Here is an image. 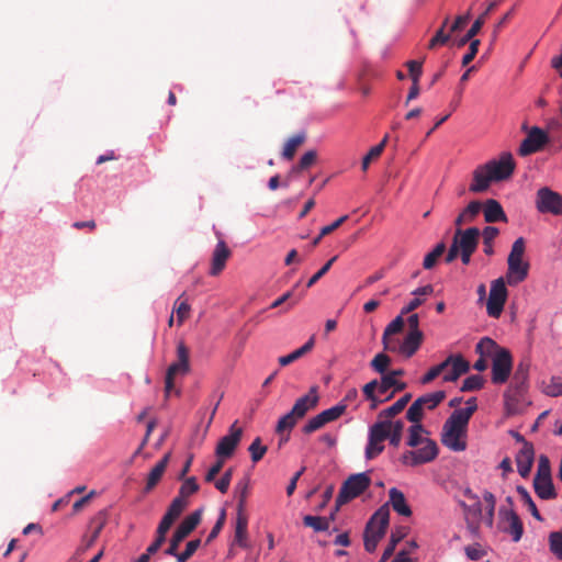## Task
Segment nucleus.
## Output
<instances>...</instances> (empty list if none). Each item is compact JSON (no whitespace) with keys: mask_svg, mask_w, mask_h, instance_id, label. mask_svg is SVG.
<instances>
[{"mask_svg":"<svg viewBox=\"0 0 562 562\" xmlns=\"http://www.w3.org/2000/svg\"><path fill=\"white\" fill-rule=\"evenodd\" d=\"M386 425L373 424L369 429L368 445L366 447V458L372 460L384 450V440L387 439Z\"/></svg>","mask_w":562,"mask_h":562,"instance_id":"nucleus-15","label":"nucleus"},{"mask_svg":"<svg viewBox=\"0 0 562 562\" xmlns=\"http://www.w3.org/2000/svg\"><path fill=\"white\" fill-rule=\"evenodd\" d=\"M297 420L299 418L291 412L286 413L278 420L276 432L281 435L285 431H291L296 425Z\"/></svg>","mask_w":562,"mask_h":562,"instance_id":"nucleus-45","label":"nucleus"},{"mask_svg":"<svg viewBox=\"0 0 562 562\" xmlns=\"http://www.w3.org/2000/svg\"><path fill=\"white\" fill-rule=\"evenodd\" d=\"M445 250H446L445 243L441 241V243L437 244L436 247L425 256L424 261H423L424 269H426V270L432 269L436 266L438 259L443 255Z\"/></svg>","mask_w":562,"mask_h":562,"instance_id":"nucleus-40","label":"nucleus"},{"mask_svg":"<svg viewBox=\"0 0 562 562\" xmlns=\"http://www.w3.org/2000/svg\"><path fill=\"white\" fill-rule=\"evenodd\" d=\"M337 260V256L329 259L312 278L307 281L306 288H312L321 278H323L330 269L333 263Z\"/></svg>","mask_w":562,"mask_h":562,"instance_id":"nucleus-62","label":"nucleus"},{"mask_svg":"<svg viewBox=\"0 0 562 562\" xmlns=\"http://www.w3.org/2000/svg\"><path fill=\"white\" fill-rule=\"evenodd\" d=\"M420 400L416 398L406 413V418L415 425L420 424V420L424 416V408L420 405Z\"/></svg>","mask_w":562,"mask_h":562,"instance_id":"nucleus-51","label":"nucleus"},{"mask_svg":"<svg viewBox=\"0 0 562 562\" xmlns=\"http://www.w3.org/2000/svg\"><path fill=\"white\" fill-rule=\"evenodd\" d=\"M187 499L177 496L173 498L166 513L170 514L171 516L178 519L182 512L184 510V508L187 507Z\"/></svg>","mask_w":562,"mask_h":562,"instance_id":"nucleus-60","label":"nucleus"},{"mask_svg":"<svg viewBox=\"0 0 562 562\" xmlns=\"http://www.w3.org/2000/svg\"><path fill=\"white\" fill-rule=\"evenodd\" d=\"M169 459H170V453H166L155 464V467L150 470V472L147 476V482H146V486H145L146 492L151 491L158 484V482L161 480V477L166 471V468L169 463Z\"/></svg>","mask_w":562,"mask_h":562,"instance_id":"nucleus-27","label":"nucleus"},{"mask_svg":"<svg viewBox=\"0 0 562 562\" xmlns=\"http://www.w3.org/2000/svg\"><path fill=\"white\" fill-rule=\"evenodd\" d=\"M303 524L315 531H327L329 529V519L326 517L306 515L303 518Z\"/></svg>","mask_w":562,"mask_h":562,"instance_id":"nucleus-41","label":"nucleus"},{"mask_svg":"<svg viewBox=\"0 0 562 562\" xmlns=\"http://www.w3.org/2000/svg\"><path fill=\"white\" fill-rule=\"evenodd\" d=\"M507 289L503 278H498L491 283L490 295L486 302L488 316L498 318L504 310L507 300Z\"/></svg>","mask_w":562,"mask_h":562,"instance_id":"nucleus-10","label":"nucleus"},{"mask_svg":"<svg viewBox=\"0 0 562 562\" xmlns=\"http://www.w3.org/2000/svg\"><path fill=\"white\" fill-rule=\"evenodd\" d=\"M202 510L196 509L188 515L173 532L169 547L165 550L166 554H176L180 543L198 527L201 521Z\"/></svg>","mask_w":562,"mask_h":562,"instance_id":"nucleus-7","label":"nucleus"},{"mask_svg":"<svg viewBox=\"0 0 562 562\" xmlns=\"http://www.w3.org/2000/svg\"><path fill=\"white\" fill-rule=\"evenodd\" d=\"M306 140V133L300 132L291 136L284 144L282 157L286 160L293 159L297 148Z\"/></svg>","mask_w":562,"mask_h":562,"instance_id":"nucleus-32","label":"nucleus"},{"mask_svg":"<svg viewBox=\"0 0 562 562\" xmlns=\"http://www.w3.org/2000/svg\"><path fill=\"white\" fill-rule=\"evenodd\" d=\"M549 546L551 552L562 560V531L551 532L549 536Z\"/></svg>","mask_w":562,"mask_h":562,"instance_id":"nucleus-57","label":"nucleus"},{"mask_svg":"<svg viewBox=\"0 0 562 562\" xmlns=\"http://www.w3.org/2000/svg\"><path fill=\"white\" fill-rule=\"evenodd\" d=\"M525 250V239L522 237L517 238L512 245L507 258L506 280L509 285H516L528 277L530 266L528 261L524 260Z\"/></svg>","mask_w":562,"mask_h":562,"instance_id":"nucleus-2","label":"nucleus"},{"mask_svg":"<svg viewBox=\"0 0 562 562\" xmlns=\"http://www.w3.org/2000/svg\"><path fill=\"white\" fill-rule=\"evenodd\" d=\"M482 204L479 201H472L469 205L460 213L467 223H471L481 212Z\"/></svg>","mask_w":562,"mask_h":562,"instance_id":"nucleus-58","label":"nucleus"},{"mask_svg":"<svg viewBox=\"0 0 562 562\" xmlns=\"http://www.w3.org/2000/svg\"><path fill=\"white\" fill-rule=\"evenodd\" d=\"M314 337H311L302 347H300L299 349L292 351L291 353L286 355V356H282L278 359L279 361V364L281 367H285V366H289L291 363H293L294 361L299 360L300 358H302L304 355H306L307 352H310L313 347H314Z\"/></svg>","mask_w":562,"mask_h":562,"instance_id":"nucleus-34","label":"nucleus"},{"mask_svg":"<svg viewBox=\"0 0 562 562\" xmlns=\"http://www.w3.org/2000/svg\"><path fill=\"white\" fill-rule=\"evenodd\" d=\"M248 450L250 452L251 461L257 463L263 458L265 453L267 452V447L261 443L260 437H257L251 442Z\"/></svg>","mask_w":562,"mask_h":562,"instance_id":"nucleus-53","label":"nucleus"},{"mask_svg":"<svg viewBox=\"0 0 562 562\" xmlns=\"http://www.w3.org/2000/svg\"><path fill=\"white\" fill-rule=\"evenodd\" d=\"M533 488L541 499H552L557 496L552 479L533 480Z\"/></svg>","mask_w":562,"mask_h":562,"instance_id":"nucleus-35","label":"nucleus"},{"mask_svg":"<svg viewBox=\"0 0 562 562\" xmlns=\"http://www.w3.org/2000/svg\"><path fill=\"white\" fill-rule=\"evenodd\" d=\"M498 528L501 531L512 536L514 542H518L524 533V525L513 508L501 506L498 510Z\"/></svg>","mask_w":562,"mask_h":562,"instance_id":"nucleus-8","label":"nucleus"},{"mask_svg":"<svg viewBox=\"0 0 562 562\" xmlns=\"http://www.w3.org/2000/svg\"><path fill=\"white\" fill-rule=\"evenodd\" d=\"M406 66L413 82H419V78L423 74V61L409 60L406 63Z\"/></svg>","mask_w":562,"mask_h":562,"instance_id":"nucleus-64","label":"nucleus"},{"mask_svg":"<svg viewBox=\"0 0 562 562\" xmlns=\"http://www.w3.org/2000/svg\"><path fill=\"white\" fill-rule=\"evenodd\" d=\"M551 479V468L549 458L544 454L539 457L538 469L533 480Z\"/></svg>","mask_w":562,"mask_h":562,"instance_id":"nucleus-54","label":"nucleus"},{"mask_svg":"<svg viewBox=\"0 0 562 562\" xmlns=\"http://www.w3.org/2000/svg\"><path fill=\"white\" fill-rule=\"evenodd\" d=\"M317 160V153L316 150L312 149L306 151L300 159L297 166L293 168V171L299 172L302 170H305L310 168L312 165H314Z\"/></svg>","mask_w":562,"mask_h":562,"instance_id":"nucleus-55","label":"nucleus"},{"mask_svg":"<svg viewBox=\"0 0 562 562\" xmlns=\"http://www.w3.org/2000/svg\"><path fill=\"white\" fill-rule=\"evenodd\" d=\"M480 234L481 232L477 227H469L464 231L457 228L452 241L460 251L475 252Z\"/></svg>","mask_w":562,"mask_h":562,"instance_id":"nucleus-17","label":"nucleus"},{"mask_svg":"<svg viewBox=\"0 0 562 562\" xmlns=\"http://www.w3.org/2000/svg\"><path fill=\"white\" fill-rule=\"evenodd\" d=\"M409 436H408V440H407V445L409 447H417L418 445H422L423 441L426 439V438H423L422 437V434L425 432V429H424V426L422 424H413L409 429Z\"/></svg>","mask_w":562,"mask_h":562,"instance_id":"nucleus-50","label":"nucleus"},{"mask_svg":"<svg viewBox=\"0 0 562 562\" xmlns=\"http://www.w3.org/2000/svg\"><path fill=\"white\" fill-rule=\"evenodd\" d=\"M495 181L485 165L479 166L473 171V179L469 187L470 192L481 193L490 188V184Z\"/></svg>","mask_w":562,"mask_h":562,"instance_id":"nucleus-23","label":"nucleus"},{"mask_svg":"<svg viewBox=\"0 0 562 562\" xmlns=\"http://www.w3.org/2000/svg\"><path fill=\"white\" fill-rule=\"evenodd\" d=\"M405 387V382H401L396 379H392L391 376L384 374L379 385V394L384 395L389 392L390 389H393L392 393L394 395L396 392L403 391Z\"/></svg>","mask_w":562,"mask_h":562,"instance_id":"nucleus-37","label":"nucleus"},{"mask_svg":"<svg viewBox=\"0 0 562 562\" xmlns=\"http://www.w3.org/2000/svg\"><path fill=\"white\" fill-rule=\"evenodd\" d=\"M109 510L102 509L98 512L90 520L88 526L89 535L82 537L81 550L86 551L90 549L99 538L104 526L108 524Z\"/></svg>","mask_w":562,"mask_h":562,"instance_id":"nucleus-16","label":"nucleus"},{"mask_svg":"<svg viewBox=\"0 0 562 562\" xmlns=\"http://www.w3.org/2000/svg\"><path fill=\"white\" fill-rule=\"evenodd\" d=\"M389 520L390 512L385 505L381 506L372 515V517L367 524L363 535L366 551L372 553L376 549L379 541L384 537L386 532Z\"/></svg>","mask_w":562,"mask_h":562,"instance_id":"nucleus-3","label":"nucleus"},{"mask_svg":"<svg viewBox=\"0 0 562 562\" xmlns=\"http://www.w3.org/2000/svg\"><path fill=\"white\" fill-rule=\"evenodd\" d=\"M498 234H499L498 228L494 227V226H486L482 231L483 245H484L483 251L485 255L492 256L494 254L493 241L498 236Z\"/></svg>","mask_w":562,"mask_h":562,"instance_id":"nucleus-39","label":"nucleus"},{"mask_svg":"<svg viewBox=\"0 0 562 562\" xmlns=\"http://www.w3.org/2000/svg\"><path fill=\"white\" fill-rule=\"evenodd\" d=\"M247 515L245 513H237L234 540L241 548H247Z\"/></svg>","mask_w":562,"mask_h":562,"instance_id":"nucleus-33","label":"nucleus"},{"mask_svg":"<svg viewBox=\"0 0 562 562\" xmlns=\"http://www.w3.org/2000/svg\"><path fill=\"white\" fill-rule=\"evenodd\" d=\"M199 491V484L194 476L188 477L183 481L180 486L178 496L187 499L190 495L196 493Z\"/></svg>","mask_w":562,"mask_h":562,"instance_id":"nucleus-52","label":"nucleus"},{"mask_svg":"<svg viewBox=\"0 0 562 562\" xmlns=\"http://www.w3.org/2000/svg\"><path fill=\"white\" fill-rule=\"evenodd\" d=\"M529 367L530 364L527 361H520L517 364V368L513 376V384L518 394H520L526 389L529 374Z\"/></svg>","mask_w":562,"mask_h":562,"instance_id":"nucleus-31","label":"nucleus"},{"mask_svg":"<svg viewBox=\"0 0 562 562\" xmlns=\"http://www.w3.org/2000/svg\"><path fill=\"white\" fill-rule=\"evenodd\" d=\"M238 491V504H237V513H245L246 499L248 495V482H239L237 484Z\"/></svg>","mask_w":562,"mask_h":562,"instance_id":"nucleus-61","label":"nucleus"},{"mask_svg":"<svg viewBox=\"0 0 562 562\" xmlns=\"http://www.w3.org/2000/svg\"><path fill=\"white\" fill-rule=\"evenodd\" d=\"M513 357L509 350L499 349L492 359V382L494 384L505 383L512 372Z\"/></svg>","mask_w":562,"mask_h":562,"instance_id":"nucleus-11","label":"nucleus"},{"mask_svg":"<svg viewBox=\"0 0 562 562\" xmlns=\"http://www.w3.org/2000/svg\"><path fill=\"white\" fill-rule=\"evenodd\" d=\"M346 409H347V404L338 403L337 405H335L328 409H325V411L321 412L319 414L322 415L325 424H327V423L338 419L346 412Z\"/></svg>","mask_w":562,"mask_h":562,"instance_id":"nucleus-47","label":"nucleus"},{"mask_svg":"<svg viewBox=\"0 0 562 562\" xmlns=\"http://www.w3.org/2000/svg\"><path fill=\"white\" fill-rule=\"evenodd\" d=\"M403 316L404 315H402L401 313L385 327L382 336V342L384 345L385 350L393 352L396 350V341L391 339L390 336L402 331L405 324Z\"/></svg>","mask_w":562,"mask_h":562,"instance_id":"nucleus-25","label":"nucleus"},{"mask_svg":"<svg viewBox=\"0 0 562 562\" xmlns=\"http://www.w3.org/2000/svg\"><path fill=\"white\" fill-rule=\"evenodd\" d=\"M423 447L417 450H409L403 453L401 460L406 465L416 467L423 463H428L435 460L438 456L437 443L426 438L423 441Z\"/></svg>","mask_w":562,"mask_h":562,"instance_id":"nucleus-9","label":"nucleus"},{"mask_svg":"<svg viewBox=\"0 0 562 562\" xmlns=\"http://www.w3.org/2000/svg\"><path fill=\"white\" fill-rule=\"evenodd\" d=\"M326 424L322 417L321 414H317L316 416L312 417L303 427L304 434H312L322 427H324Z\"/></svg>","mask_w":562,"mask_h":562,"instance_id":"nucleus-63","label":"nucleus"},{"mask_svg":"<svg viewBox=\"0 0 562 562\" xmlns=\"http://www.w3.org/2000/svg\"><path fill=\"white\" fill-rule=\"evenodd\" d=\"M499 349H504L499 347L493 339L490 337H483L475 346V352L481 357H494Z\"/></svg>","mask_w":562,"mask_h":562,"instance_id":"nucleus-36","label":"nucleus"},{"mask_svg":"<svg viewBox=\"0 0 562 562\" xmlns=\"http://www.w3.org/2000/svg\"><path fill=\"white\" fill-rule=\"evenodd\" d=\"M389 136L385 135L383 139L375 146H373L368 154L362 159V170L366 171L368 167L370 166L371 161L375 158H378L382 151L384 150L386 143H387Z\"/></svg>","mask_w":562,"mask_h":562,"instance_id":"nucleus-42","label":"nucleus"},{"mask_svg":"<svg viewBox=\"0 0 562 562\" xmlns=\"http://www.w3.org/2000/svg\"><path fill=\"white\" fill-rule=\"evenodd\" d=\"M535 204L541 214L562 215V194L549 187H542L537 191Z\"/></svg>","mask_w":562,"mask_h":562,"instance_id":"nucleus-6","label":"nucleus"},{"mask_svg":"<svg viewBox=\"0 0 562 562\" xmlns=\"http://www.w3.org/2000/svg\"><path fill=\"white\" fill-rule=\"evenodd\" d=\"M516 491L517 493L519 494L521 501L527 505L530 514L532 515V517H535L537 520L539 521H542L543 518L542 516L540 515L535 502L532 501L529 492L527 491V488H525L524 486L521 485H518L516 487Z\"/></svg>","mask_w":562,"mask_h":562,"instance_id":"nucleus-43","label":"nucleus"},{"mask_svg":"<svg viewBox=\"0 0 562 562\" xmlns=\"http://www.w3.org/2000/svg\"><path fill=\"white\" fill-rule=\"evenodd\" d=\"M179 300L180 299H178L175 303V311L177 314V323L179 326H181L183 322L189 317L191 307L186 301L179 302Z\"/></svg>","mask_w":562,"mask_h":562,"instance_id":"nucleus-59","label":"nucleus"},{"mask_svg":"<svg viewBox=\"0 0 562 562\" xmlns=\"http://www.w3.org/2000/svg\"><path fill=\"white\" fill-rule=\"evenodd\" d=\"M518 473L524 477H528L535 461V448L532 443H525V447L517 452L515 458Z\"/></svg>","mask_w":562,"mask_h":562,"instance_id":"nucleus-21","label":"nucleus"},{"mask_svg":"<svg viewBox=\"0 0 562 562\" xmlns=\"http://www.w3.org/2000/svg\"><path fill=\"white\" fill-rule=\"evenodd\" d=\"M484 165L496 182L508 179L516 167L513 155L507 151L503 153L498 159L490 160Z\"/></svg>","mask_w":562,"mask_h":562,"instance_id":"nucleus-14","label":"nucleus"},{"mask_svg":"<svg viewBox=\"0 0 562 562\" xmlns=\"http://www.w3.org/2000/svg\"><path fill=\"white\" fill-rule=\"evenodd\" d=\"M391 363V359L387 355L381 352V353H378L371 361V368L379 372V373H384L387 369V367L390 366Z\"/></svg>","mask_w":562,"mask_h":562,"instance_id":"nucleus-56","label":"nucleus"},{"mask_svg":"<svg viewBox=\"0 0 562 562\" xmlns=\"http://www.w3.org/2000/svg\"><path fill=\"white\" fill-rule=\"evenodd\" d=\"M484 385V379L483 376L479 374H473L468 376L460 389L461 392H472V391H479Z\"/></svg>","mask_w":562,"mask_h":562,"instance_id":"nucleus-49","label":"nucleus"},{"mask_svg":"<svg viewBox=\"0 0 562 562\" xmlns=\"http://www.w3.org/2000/svg\"><path fill=\"white\" fill-rule=\"evenodd\" d=\"M317 386H312L307 394L297 398L290 411L299 419L303 418L310 409L316 407L318 403Z\"/></svg>","mask_w":562,"mask_h":562,"instance_id":"nucleus-20","label":"nucleus"},{"mask_svg":"<svg viewBox=\"0 0 562 562\" xmlns=\"http://www.w3.org/2000/svg\"><path fill=\"white\" fill-rule=\"evenodd\" d=\"M177 360L172 362L166 372L165 376V397L168 398L170 393L175 389V378L177 375H186L190 372V350L184 344V341L180 340L177 344Z\"/></svg>","mask_w":562,"mask_h":562,"instance_id":"nucleus-5","label":"nucleus"},{"mask_svg":"<svg viewBox=\"0 0 562 562\" xmlns=\"http://www.w3.org/2000/svg\"><path fill=\"white\" fill-rule=\"evenodd\" d=\"M406 532L404 529H398L396 531H393L390 537V542L384 549L383 555L381 558L380 562H384L387 560L391 555H393L394 550L397 546V543L405 537Z\"/></svg>","mask_w":562,"mask_h":562,"instance_id":"nucleus-44","label":"nucleus"},{"mask_svg":"<svg viewBox=\"0 0 562 562\" xmlns=\"http://www.w3.org/2000/svg\"><path fill=\"white\" fill-rule=\"evenodd\" d=\"M232 256V250L223 239L216 244L211 258L210 276H218L226 267V262Z\"/></svg>","mask_w":562,"mask_h":562,"instance_id":"nucleus-18","label":"nucleus"},{"mask_svg":"<svg viewBox=\"0 0 562 562\" xmlns=\"http://www.w3.org/2000/svg\"><path fill=\"white\" fill-rule=\"evenodd\" d=\"M201 540L194 539L187 543L186 549L183 552L178 553V550L176 551V554H171L177 559V562H187L200 548Z\"/></svg>","mask_w":562,"mask_h":562,"instance_id":"nucleus-46","label":"nucleus"},{"mask_svg":"<svg viewBox=\"0 0 562 562\" xmlns=\"http://www.w3.org/2000/svg\"><path fill=\"white\" fill-rule=\"evenodd\" d=\"M375 424L386 425L387 439L390 443L394 447H398L402 440V432L404 429V422L402 419H397L395 422L392 420H378Z\"/></svg>","mask_w":562,"mask_h":562,"instance_id":"nucleus-30","label":"nucleus"},{"mask_svg":"<svg viewBox=\"0 0 562 562\" xmlns=\"http://www.w3.org/2000/svg\"><path fill=\"white\" fill-rule=\"evenodd\" d=\"M465 495H468L471 499L474 501L472 505H467L464 502L461 503V506L464 509L465 520L469 529L472 532H476L480 527V517L482 515V505L477 497V495L473 494L470 490H467Z\"/></svg>","mask_w":562,"mask_h":562,"instance_id":"nucleus-19","label":"nucleus"},{"mask_svg":"<svg viewBox=\"0 0 562 562\" xmlns=\"http://www.w3.org/2000/svg\"><path fill=\"white\" fill-rule=\"evenodd\" d=\"M370 485L371 477L367 472L356 473L348 476L344 481L336 498V510H339L340 506L360 496L370 487Z\"/></svg>","mask_w":562,"mask_h":562,"instance_id":"nucleus-4","label":"nucleus"},{"mask_svg":"<svg viewBox=\"0 0 562 562\" xmlns=\"http://www.w3.org/2000/svg\"><path fill=\"white\" fill-rule=\"evenodd\" d=\"M470 370V363L461 355H458L457 359L448 371L443 374L445 382H456L461 375L468 373Z\"/></svg>","mask_w":562,"mask_h":562,"instance_id":"nucleus-29","label":"nucleus"},{"mask_svg":"<svg viewBox=\"0 0 562 562\" xmlns=\"http://www.w3.org/2000/svg\"><path fill=\"white\" fill-rule=\"evenodd\" d=\"M390 503L392 508L402 516L409 517L412 516V509L406 502L405 495L403 492L397 490L396 487H392L389 491Z\"/></svg>","mask_w":562,"mask_h":562,"instance_id":"nucleus-28","label":"nucleus"},{"mask_svg":"<svg viewBox=\"0 0 562 562\" xmlns=\"http://www.w3.org/2000/svg\"><path fill=\"white\" fill-rule=\"evenodd\" d=\"M243 437V428L237 426V422L233 423L228 429V434L223 436L216 448V458L225 460L232 458Z\"/></svg>","mask_w":562,"mask_h":562,"instance_id":"nucleus-12","label":"nucleus"},{"mask_svg":"<svg viewBox=\"0 0 562 562\" xmlns=\"http://www.w3.org/2000/svg\"><path fill=\"white\" fill-rule=\"evenodd\" d=\"M469 420L452 412L449 418L445 422L441 434V442L443 446L452 451H464L467 442V427Z\"/></svg>","mask_w":562,"mask_h":562,"instance_id":"nucleus-1","label":"nucleus"},{"mask_svg":"<svg viewBox=\"0 0 562 562\" xmlns=\"http://www.w3.org/2000/svg\"><path fill=\"white\" fill-rule=\"evenodd\" d=\"M483 498L487 503V507H486V512H485V522L488 527H492L493 522H494L496 498H495L494 494L488 491H485L483 493Z\"/></svg>","mask_w":562,"mask_h":562,"instance_id":"nucleus-48","label":"nucleus"},{"mask_svg":"<svg viewBox=\"0 0 562 562\" xmlns=\"http://www.w3.org/2000/svg\"><path fill=\"white\" fill-rule=\"evenodd\" d=\"M446 398L445 391H436L434 393L425 394L417 400H420V405L425 409H435Z\"/></svg>","mask_w":562,"mask_h":562,"instance_id":"nucleus-38","label":"nucleus"},{"mask_svg":"<svg viewBox=\"0 0 562 562\" xmlns=\"http://www.w3.org/2000/svg\"><path fill=\"white\" fill-rule=\"evenodd\" d=\"M548 143V134L542 128L533 126L529 130L526 138L521 142L518 148V154L521 157L529 156L541 150Z\"/></svg>","mask_w":562,"mask_h":562,"instance_id":"nucleus-13","label":"nucleus"},{"mask_svg":"<svg viewBox=\"0 0 562 562\" xmlns=\"http://www.w3.org/2000/svg\"><path fill=\"white\" fill-rule=\"evenodd\" d=\"M497 1H492L486 10L480 14V16L474 21L472 26L468 30L464 36H462L458 42L457 46L462 47L465 44H468L474 36L481 31L482 26L484 25L486 18L488 14L497 7Z\"/></svg>","mask_w":562,"mask_h":562,"instance_id":"nucleus-24","label":"nucleus"},{"mask_svg":"<svg viewBox=\"0 0 562 562\" xmlns=\"http://www.w3.org/2000/svg\"><path fill=\"white\" fill-rule=\"evenodd\" d=\"M486 223L507 222V216L501 203L494 199H488L483 209Z\"/></svg>","mask_w":562,"mask_h":562,"instance_id":"nucleus-26","label":"nucleus"},{"mask_svg":"<svg viewBox=\"0 0 562 562\" xmlns=\"http://www.w3.org/2000/svg\"><path fill=\"white\" fill-rule=\"evenodd\" d=\"M424 339L423 331H408L405 336L402 344L396 345V350L398 353L404 356L405 358L413 357L417 350L419 349Z\"/></svg>","mask_w":562,"mask_h":562,"instance_id":"nucleus-22","label":"nucleus"}]
</instances>
